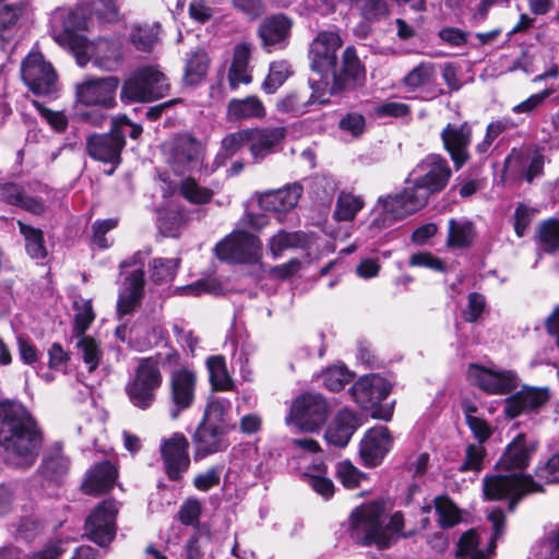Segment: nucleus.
Instances as JSON below:
<instances>
[{"instance_id": "nucleus-18", "label": "nucleus", "mask_w": 559, "mask_h": 559, "mask_svg": "<svg viewBox=\"0 0 559 559\" xmlns=\"http://www.w3.org/2000/svg\"><path fill=\"white\" fill-rule=\"evenodd\" d=\"M189 443L187 438L179 432L170 438L163 440L160 445L162 457L166 474L171 480L181 479L190 466L188 453Z\"/></svg>"}, {"instance_id": "nucleus-23", "label": "nucleus", "mask_w": 559, "mask_h": 559, "mask_svg": "<svg viewBox=\"0 0 559 559\" xmlns=\"http://www.w3.org/2000/svg\"><path fill=\"white\" fill-rule=\"evenodd\" d=\"M124 144L123 133L112 127L109 133L90 135L86 141V148L92 158L118 165Z\"/></svg>"}, {"instance_id": "nucleus-52", "label": "nucleus", "mask_w": 559, "mask_h": 559, "mask_svg": "<svg viewBox=\"0 0 559 559\" xmlns=\"http://www.w3.org/2000/svg\"><path fill=\"white\" fill-rule=\"evenodd\" d=\"M74 310L73 336L83 335L95 318L92 304L90 300H76Z\"/></svg>"}, {"instance_id": "nucleus-25", "label": "nucleus", "mask_w": 559, "mask_h": 559, "mask_svg": "<svg viewBox=\"0 0 559 559\" xmlns=\"http://www.w3.org/2000/svg\"><path fill=\"white\" fill-rule=\"evenodd\" d=\"M444 148L450 154L455 168L460 169L469 158L468 146L472 139V128L468 123H449L441 132Z\"/></svg>"}, {"instance_id": "nucleus-14", "label": "nucleus", "mask_w": 559, "mask_h": 559, "mask_svg": "<svg viewBox=\"0 0 559 559\" xmlns=\"http://www.w3.org/2000/svg\"><path fill=\"white\" fill-rule=\"evenodd\" d=\"M467 378L471 384L492 395L509 394L519 385V377L513 370L484 367L478 364L468 367Z\"/></svg>"}, {"instance_id": "nucleus-36", "label": "nucleus", "mask_w": 559, "mask_h": 559, "mask_svg": "<svg viewBox=\"0 0 559 559\" xmlns=\"http://www.w3.org/2000/svg\"><path fill=\"white\" fill-rule=\"evenodd\" d=\"M307 484L319 495L329 499L334 493V484L326 477V467L323 462H313L304 473Z\"/></svg>"}, {"instance_id": "nucleus-58", "label": "nucleus", "mask_w": 559, "mask_h": 559, "mask_svg": "<svg viewBox=\"0 0 559 559\" xmlns=\"http://www.w3.org/2000/svg\"><path fill=\"white\" fill-rule=\"evenodd\" d=\"M539 239L544 251L554 253L559 250V222L556 219L542 224Z\"/></svg>"}, {"instance_id": "nucleus-53", "label": "nucleus", "mask_w": 559, "mask_h": 559, "mask_svg": "<svg viewBox=\"0 0 559 559\" xmlns=\"http://www.w3.org/2000/svg\"><path fill=\"white\" fill-rule=\"evenodd\" d=\"M157 25H134L130 33L133 45L139 50H150L157 40Z\"/></svg>"}, {"instance_id": "nucleus-21", "label": "nucleus", "mask_w": 559, "mask_h": 559, "mask_svg": "<svg viewBox=\"0 0 559 559\" xmlns=\"http://www.w3.org/2000/svg\"><path fill=\"white\" fill-rule=\"evenodd\" d=\"M286 134L285 127L248 129V148L254 162H262L274 154L284 142Z\"/></svg>"}, {"instance_id": "nucleus-57", "label": "nucleus", "mask_w": 559, "mask_h": 559, "mask_svg": "<svg viewBox=\"0 0 559 559\" xmlns=\"http://www.w3.org/2000/svg\"><path fill=\"white\" fill-rule=\"evenodd\" d=\"M230 409V403L227 400H211L204 412V418L201 424H210L224 428L225 416Z\"/></svg>"}, {"instance_id": "nucleus-11", "label": "nucleus", "mask_w": 559, "mask_h": 559, "mask_svg": "<svg viewBox=\"0 0 559 559\" xmlns=\"http://www.w3.org/2000/svg\"><path fill=\"white\" fill-rule=\"evenodd\" d=\"M328 405L324 399L319 394H304L293 402L285 423L293 424L300 430L312 432L325 423Z\"/></svg>"}, {"instance_id": "nucleus-55", "label": "nucleus", "mask_w": 559, "mask_h": 559, "mask_svg": "<svg viewBox=\"0 0 559 559\" xmlns=\"http://www.w3.org/2000/svg\"><path fill=\"white\" fill-rule=\"evenodd\" d=\"M322 381L330 391H340L352 378V372L344 366H333L322 373Z\"/></svg>"}, {"instance_id": "nucleus-15", "label": "nucleus", "mask_w": 559, "mask_h": 559, "mask_svg": "<svg viewBox=\"0 0 559 559\" xmlns=\"http://www.w3.org/2000/svg\"><path fill=\"white\" fill-rule=\"evenodd\" d=\"M118 86L116 76L86 79L75 86L76 99L85 106L109 109L116 106Z\"/></svg>"}, {"instance_id": "nucleus-33", "label": "nucleus", "mask_w": 559, "mask_h": 559, "mask_svg": "<svg viewBox=\"0 0 559 559\" xmlns=\"http://www.w3.org/2000/svg\"><path fill=\"white\" fill-rule=\"evenodd\" d=\"M265 115L266 109L262 100L255 95L233 98L227 105V119L230 121L262 119Z\"/></svg>"}, {"instance_id": "nucleus-37", "label": "nucleus", "mask_w": 559, "mask_h": 559, "mask_svg": "<svg viewBox=\"0 0 559 559\" xmlns=\"http://www.w3.org/2000/svg\"><path fill=\"white\" fill-rule=\"evenodd\" d=\"M78 355L86 365L88 371H94L103 358V349L98 341L94 337L83 334L73 336Z\"/></svg>"}, {"instance_id": "nucleus-22", "label": "nucleus", "mask_w": 559, "mask_h": 559, "mask_svg": "<svg viewBox=\"0 0 559 559\" xmlns=\"http://www.w3.org/2000/svg\"><path fill=\"white\" fill-rule=\"evenodd\" d=\"M550 399L547 388L523 385L522 389L504 400V414L515 418L524 413L537 412Z\"/></svg>"}, {"instance_id": "nucleus-46", "label": "nucleus", "mask_w": 559, "mask_h": 559, "mask_svg": "<svg viewBox=\"0 0 559 559\" xmlns=\"http://www.w3.org/2000/svg\"><path fill=\"white\" fill-rule=\"evenodd\" d=\"M304 242L305 235L302 233H288L285 230H280L270 239L269 247L272 255L274 258H278L283 253V251L292 248L301 247Z\"/></svg>"}, {"instance_id": "nucleus-1", "label": "nucleus", "mask_w": 559, "mask_h": 559, "mask_svg": "<svg viewBox=\"0 0 559 559\" xmlns=\"http://www.w3.org/2000/svg\"><path fill=\"white\" fill-rule=\"evenodd\" d=\"M448 162L439 155H429L408 175L403 192L380 198L372 210V225L386 228L396 221L423 209L431 194L442 191L451 178Z\"/></svg>"}, {"instance_id": "nucleus-26", "label": "nucleus", "mask_w": 559, "mask_h": 559, "mask_svg": "<svg viewBox=\"0 0 559 559\" xmlns=\"http://www.w3.org/2000/svg\"><path fill=\"white\" fill-rule=\"evenodd\" d=\"M333 78V84L330 93L340 92L346 88L354 87L365 81L366 72L357 57L354 47H347L342 57V68L337 73L335 68L330 72Z\"/></svg>"}, {"instance_id": "nucleus-45", "label": "nucleus", "mask_w": 559, "mask_h": 559, "mask_svg": "<svg viewBox=\"0 0 559 559\" xmlns=\"http://www.w3.org/2000/svg\"><path fill=\"white\" fill-rule=\"evenodd\" d=\"M17 226L21 234L25 238V246L27 253L34 259H43L46 257L47 251L44 246L43 233L40 229L33 228L25 223L17 221Z\"/></svg>"}, {"instance_id": "nucleus-63", "label": "nucleus", "mask_w": 559, "mask_h": 559, "mask_svg": "<svg viewBox=\"0 0 559 559\" xmlns=\"http://www.w3.org/2000/svg\"><path fill=\"white\" fill-rule=\"evenodd\" d=\"M118 225L117 218H107L103 221H96L93 228V242L100 249H106L110 246V242L106 238V234L114 229Z\"/></svg>"}, {"instance_id": "nucleus-9", "label": "nucleus", "mask_w": 559, "mask_h": 559, "mask_svg": "<svg viewBox=\"0 0 559 559\" xmlns=\"http://www.w3.org/2000/svg\"><path fill=\"white\" fill-rule=\"evenodd\" d=\"M144 254L135 252L120 263L121 272L128 267L133 270L126 276L117 302V313L121 319L131 314L141 304L144 294Z\"/></svg>"}, {"instance_id": "nucleus-20", "label": "nucleus", "mask_w": 559, "mask_h": 559, "mask_svg": "<svg viewBox=\"0 0 559 559\" xmlns=\"http://www.w3.org/2000/svg\"><path fill=\"white\" fill-rule=\"evenodd\" d=\"M202 155V145L189 135H179L169 144V164L177 174L199 168Z\"/></svg>"}, {"instance_id": "nucleus-40", "label": "nucleus", "mask_w": 559, "mask_h": 559, "mask_svg": "<svg viewBox=\"0 0 559 559\" xmlns=\"http://www.w3.org/2000/svg\"><path fill=\"white\" fill-rule=\"evenodd\" d=\"M210 381L214 390L228 391L233 388V380L227 371L223 356H211L206 359Z\"/></svg>"}, {"instance_id": "nucleus-13", "label": "nucleus", "mask_w": 559, "mask_h": 559, "mask_svg": "<svg viewBox=\"0 0 559 559\" xmlns=\"http://www.w3.org/2000/svg\"><path fill=\"white\" fill-rule=\"evenodd\" d=\"M21 75L28 88L37 95L57 91L58 80L51 63L37 51H31L21 64Z\"/></svg>"}, {"instance_id": "nucleus-47", "label": "nucleus", "mask_w": 559, "mask_h": 559, "mask_svg": "<svg viewBox=\"0 0 559 559\" xmlns=\"http://www.w3.org/2000/svg\"><path fill=\"white\" fill-rule=\"evenodd\" d=\"M292 460L302 468L299 460L308 461L309 456L317 455L322 452L320 444L312 438H294L289 443Z\"/></svg>"}, {"instance_id": "nucleus-10", "label": "nucleus", "mask_w": 559, "mask_h": 559, "mask_svg": "<svg viewBox=\"0 0 559 559\" xmlns=\"http://www.w3.org/2000/svg\"><path fill=\"white\" fill-rule=\"evenodd\" d=\"M198 388L197 372L189 367H180L171 371L168 380L167 403L171 419L191 408L195 402Z\"/></svg>"}, {"instance_id": "nucleus-38", "label": "nucleus", "mask_w": 559, "mask_h": 559, "mask_svg": "<svg viewBox=\"0 0 559 559\" xmlns=\"http://www.w3.org/2000/svg\"><path fill=\"white\" fill-rule=\"evenodd\" d=\"M210 59L202 49L192 51L186 61L185 82L190 85L200 83L206 75Z\"/></svg>"}, {"instance_id": "nucleus-48", "label": "nucleus", "mask_w": 559, "mask_h": 559, "mask_svg": "<svg viewBox=\"0 0 559 559\" xmlns=\"http://www.w3.org/2000/svg\"><path fill=\"white\" fill-rule=\"evenodd\" d=\"M435 74V66L431 62H421L404 76L403 83L406 87L414 91L429 84Z\"/></svg>"}, {"instance_id": "nucleus-28", "label": "nucleus", "mask_w": 559, "mask_h": 559, "mask_svg": "<svg viewBox=\"0 0 559 559\" xmlns=\"http://www.w3.org/2000/svg\"><path fill=\"white\" fill-rule=\"evenodd\" d=\"M195 443V457L224 451L228 447L224 428L210 424H200L193 435Z\"/></svg>"}, {"instance_id": "nucleus-60", "label": "nucleus", "mask_w": 559, "mask_h": 559, "mask_svg": "<svg viewBox=\"0 0 559 559\" xmlns=\"http://www.w3.org/2000/svg\"><path fill=\"white\" fill-rule=\"evenodd\" d=\"M39 195H22L19 206L35 214L40 215L46 211V202L49 200L50 191L46 186L38 185Z\"/></svg>"}, {"instance_id": "nucleus-62", "label": "nucleus", "mask_w": 559, "mask_h": 559, "mask_svg": "<svg viewBox=\"0 0 559 559\" xmlns=\"http://www.w3.org/2000/svg\"><path fill=\"white\" fill-rule=\"evenodd\" d=\"M513 123L510 119H500L492 121L488 124L486 130L485 139L481 143L477 145V151L479 153H486L488 148L491 146L493 141L506 130L513 128Z\"/></svg>"}, {"instance_id": "nucleus-41", "label": "nucleus", "mask_w": 559, "mask_h": 559, "mask_svg": "<svg viewBox=\"0 0 559 559\" xmlns=\"http://www.w3.org/2000/svg\"><path fill=\"white\" fill-rule=\"evenodd\" d=\"M475 237L474 226L468 221L449 222L448 245L455 248L468 247Z\"/></svg>"}, {"instance_id": "nucleus-16", "label": "nucleus", "mask_w": 559, "mask_h": 559, "mask_svg": "<svg viewBox=\"0 0 559 559\" xmlns=\"http://www.w3.org/2000/svg\"><path fill=\"white\" fill-rule=\"evenodd\" d=\"M119 508L116 501L99 503L85 521V532L91 540L105 547L116 535V516Z\"/></svg>"}, {"instance_id": "nucleus-5", "label": "nucleus", "mask_w": 559, "mask_h": 559, "mask_svg": "<svg viewBox=\"0 0 559 559\" xmlns=\"http://www.w3.org/2000/svg\"><path fill=\"white\" fill-rule=\"evenodd\" d=\"M382 502L364 504L350 515V537L362 546H374L380 550L390 548L400 537H413L417 530L403 531L402 513L395 512L385 524Z\"/></svg>"}, {"instance_id": "nucleus-4", "label": "nucleus", "mask_w": 559, "mask_h": 559, "mask_svg": "<svg viewBox=\"0 0 559 559\" xmlns=\"http://www.w3.org/2000/svg\"><path fill=\"white\" fill-rule=\"evenodd\" d=\"M41 435L28 411L19 402L0 401V447L14 467L32 466L41 447Z\"/></svg>"}, {"instance_id": "nucleus-42", "label": "nucleus", "mask_w": 559, "mask_h": 559, "mask_svg": "<svg viewBox=\"0 0 559 559\" xmlns=\"http://www.w3.org/2000/svg\"><path fill=\"white\" fill-rule=\"evenodd\" d=\"M435 509L439 515L438 523L442 528H450L462 521V512L448 497H437L433 500Z\"/></svg>"}, {"instance_id": "nucleus-19", "label": "nucleus", "mask_w": 559, "mask_h": 559, "mask_svg": "<svg viewBox=\"0 0 559 559\" xmlns=\"http://www.w3.org/2000/svg\"><path fill=\"white\" fill-rule=\"evenodd\" d=\"M393 447V437L385 426L368 429L360 441L359 455L365 466L376 467Z\"/></svg>"}, {"instance_id": "nucleus-59", "label": "nucleus", "mask_w": 559, "mask_h": 559, "mask_svg": "<svg viewBox=\"0 0 559 559\" xmlns=\"http://www.w3.org/2000/svg\"><path fill=\"white\" fill-rule=\"evenodd\" d=\"M354 5L368 21L379 20L389 13L383 0H354Z\"/></svg>"}, {"instance_id": "nucleus-17", "label": "nucleus", "mask_w": 559, "mask_h": 559, "mask_svg": "<svg viewBox=\"0 0 559 559\" xmlns=\"http://www.w3.org/2000/svg\"><path fill=\"white\" fill-rule=\"evenodd\" d=\"M343 41L335 32H321L310 46L311 69L322 75H328L336 67L337 50Z\"/></svg>"}, {"instance_id": "nucleus-56", "label": "nucleus", "mask_w": 559, "mask_h": 559, "mask_svg": "<svg viewBox=\"0 0 559 559\" xmlns=\"http://www.w3.org/2000/svg\"><path fill=\"white\" fill-rule=\"evenodd\" d=\"M336 476L342 485L348 489L357 488L366 478V475L347 460L337 463Z\"/></svg>"}, {"instance_id": "nucleus-44", "label": "nucleus", "mask_w": 559, "mask_h": 559, "mask_svg": "<svg viewBox=\"0 0 559 559\" xmlns=\"http://www.w3.org/2000/svg\"><path fill=\"white\" fill-rule=\"evenodd\" d=\"M69 460L59 450L46 456L41 464V474L45 478L59 481L69 471Z\"/></svg>"}, {"instance_id": "nucleus-2", "label": "nucleus", "mask_w": 559, "mask_h": 559, "mask_svg": "<svg viewBox=\"0 0 559 559\" xmlns=\"http://www.w3.org/2000/svg\"><path fill=\"white\" fill-rule=\"evenodd\" d=\"M82 13V10H55L50 17V32L53 40L62 48L68 49L81 67L93 61L104 70H116L122 58L120 41L106 38L88 41L81 33L88 28V22Z\"/></svg>"}, {"instance_id": "nucleus-50", "label": "nucleus", "mask_w": 559, "mask_h": 559, "mask_svg": "<svg viewBox=\"0 0 559 559\" xmlns=\"http://www.w3.org/2000/svg\"><path fill=\"white\" fill-rule=\"evenodd\" d=\"M289 74V64L286 61L282 60L271 63L269 74L262 83L263 91L267 94H273L284 84Z\"/></svg>"}, {"instance_id": "nucleus-8", "label": "nucleus", "mask_w": 559, "mask_h": 559, "mask_svg": "<svg viewBox=\"0 0 559 559\" xmlns=\"http://www.w3.org/2000/svg\"><path fill=\"white\" fill-rule=\"evenodd\" d=\"M391 392L390 383L378 374L361 377L354 383L350 394L354 401L365 409H371V417L389 421L392 418L393 404L380 405Z\"/></svg>"}, {"instance_id": "nucleus-39", "label": "nucleus", "mask_w": 559, "mask_h": 559, "mask_svg": "<svg viewBox=\"0 0 559 559\" xmlns=\"http://www.w3.org/2000/svg\"><path fill=\"white\" fill-rule=\"evenodd\" d=\"M365 201L360 195L352 192H341L334 211V218L338 222L353 221L361 211Z\"/></svg>"}, {"instance_id": "nucleus-3", "label": "nucleus", "mask_w": 559, "mask_h": 559, "mask_svg": "<svg viewBox=\"0 0 559 559\" xmlns=\"http://www.w3.org/2000/svg\"><path fill=\"white\" fill-rule=\"evenodd\" d=\"M537 441L519 433L508 444L503 455L497 463L499 471L509 474L485 477L484 493L489 500L511 498L509 509L513 510L518 500L523 496L543 490L542 485L536 483L531 475L522 472L528 466L532 455L537 450Z\"/></svg>"}, {"instance_id": "nucleus-7", "label": "nucleus", "mask_w": 559, "mask_h": 559, "mask_svg": "<svg viewBox=\"0 0 559 559\" xmlns=\"http://www.w3.org/2000/svg\"><path fill=\"white\" fill-rule=\"evenodd\" d=\"M170 90L166 74L156 64L133 70L123 81L120 98L123 103H150L165 97Z\"/></svg>"}, {"instance_id": "nucleus-12", "label": "nucleus", "mask_w": 559, "mask_h": 559, "mask_svg": "<svg viewBox=\"0 0 559 559\" xmlns=\"http://www.w3.org/2000/svg\"><path fill=\"white\" fill-rule=\"evenodd\" d=\"M215 254L223 261L253 263L261 258L262 243L257 236L236 230L216 245Z\"/></svg>"}, {"instance_id": "nucleus-35", "label": "nucleus", "mask_w": 559, "mask_h": 559, "mask_svg": "<svg viewBox=\"0 0 559 559\" xmlns=\"http://www.w3.org/2000/svg\"><path fill=\"white\" fill-rule=\"evenodd\" d=\"M68 9L70 10V8ZM79 10H82V14L88 23L93 16L106 23L115 22L118 19V8L114 0H93L71 9V11Z\"/></svg>"}, {"instance_id": "nucleus-29", "label": "nucleus", "mask_w": 559, "mask_h": 559, "mask_svg": "<svg viewBox=\"0 0 559 559\" xmlns=\"http://www.w3.org/2000/svg\"><path fill=\"white\" fill-rule=\"evenodd\" d=\"M250 57L249 44L240 43L235 46L227 72L228 84L233 91H236L240 84H249L252 81Z\"/></svg>"}, {"instance_id": "nucleus-6", "label": "nucleus", "mask_w": 559, "mask_h": 559, "mask_svg": "<svg viewBox=\"0 0 559 559\" xmlns=\"http://www.w3.org/2000/svg\"><path fill=\"white\" fill-rule=\"evenodd\" d=\"M179 361V354L171 348L158 353L155 357L142 358L135 369L133 378L128 382L126 392L131 404L140 409L150 408L160 388L163 376L159 364L175 365Z\"/></svg>"}, {"instance_id": "nucleus-54", "label": "nucleus", "mask_w": 559, "mask_h": 559, "mask_svg": "<svg viewBox=\"0 0 559 559\" xmlns=\"http://www.w3.org/2000/svg\"><path fill=\"white\" fill-rule=\"evenodd\" d=\"M478 536L474 530L462 534L457 542V557L462 559H485V554L477 549Z\"/></svg>"}, {"instance_id": "nucleus-31", "label": "nucleus", "mask_w": 559, "mask_h": 559, "mask_svg": "<svg viewBox=\"0 0 559 559\" xmlns=\"http://www.w3.org/2000/svg\"><path fill=\"white\" fill-rule=\"evenodd\" d=\"M116 467L105 461L91 467L82 484V489L87 495H99L112 488L117 478Z\"/></svg>"}, {"instance_id": "nucleus-43", "label": "nucleus", "mask_w": 559, "mask_h": 559, "mask_svg": "<svg viewBox=\"0 0 559 559\" xmlns=\"http://www.w3.org/2000/svg\"><path fill=\"white\" fill-rule=\"evenodd\" d=\"M245 144L248 145V129L227 134L222 140V148L215 160L216 167L224 165L226 159L234 156Z\"/></svg>"}, {"instance_id": "nucleus-64", "label": "nucleus", "mask_w": 559, "mask_h": 559, "mask_svg": "<svg viewBox=\"0 0 559 559\" xmlns=\"http://www.w3.org/2000/svg\"><path fill=\"white\" fill-rule=\"evenodd\" d=\"M536 475L547 484L559 483V452L554 454L545 464L538 466Z\"/></svg>"}, {"instance_id": "nucleus-27", "label": "nucleus", "mask_w": 559, "mask_h": 559, "mask_svg": "<svg viewBox=\"0 0 559 559\" xmlns=\"http://www.w3.org/2000/svg\"><path fill=\"white\" fill-rule=\"evenodd\" d=\"M293 23L284 14H275L263 20L258 34L267 51L284 49L289 41Z\"/></svg>"}, {"instance_id": "nucleus-30", "label": "nucleus", "mask_w": 559, "mask_h": 559, "mask_svg": "<svg viewBox=\"0 0 559 559\" xmlns=\"http://www.w3.org/2000/svg\"><path fill=\"white\" fill-rule=\"evenodd\" d=\"M301 193V186L293 183L278 190L264 192L259 199V204L265 211H289L297 205Z\"/></svg>"}, {"instance_id": "nucleus-49", "label": "nucleus", "mask_w": 559, "mask_h": 559, "mask_svg": "<svg viewBox=\"0 0 559 559\" xmlns=\"http://www.w3.org/2000/svg\"><path fill=\"white\" fill-rule=\"evenodd\" d=\"M180 193L187 201L194 204L207 203L213 197L212 190L200 186L190 177L181 181Z\"/></svg>"}, {"instance_id": "nucleus-32", "label": "nucleus", "mask_w": 559, "mask_h": 559, "mask_svg": "<svg viewBox=\"0 0 559 559\" xmlns=\"http://www.w3.org/2000/svg\"><path fill=\"white\" fill-rule=\"evenodd\" d=\"M358 426V419L352 411H340L329 425L325 431V439L329 443L336 447H345Z\"/></svg>"}, {"instance_id": "nucleus-61", "label": "nucleus", "mask_w": 559, "mask_h": 559, "mask_svg": "<svg viewBox=\"0 0 559 559\" xmlns=\"http://www.w3.org/2000/svg\"><path fill=\"white\" fill-rule=\"evenodd\" d=\"M486 455L485 447L480 443L469 444L465 450V459L460 467V471L480 472Z\"/></svg>"}, {"instance_id": "nucleus-51", "label": "nucleus", "mask_w": 559, "mask_h": 559, "mask_svg": "<svg viewBox=\"0 0 559 559\" xmlns=\"http://www.w3.org/2000/svg\"><path fill=\"white\" fill-rule=\"evenodd\" d=\"M178 265V259L156 258L151 263V278L157 284L173 281Z\"/></svg>"}, {"instance_id": "nucleus-24", "label": "nucleus", "mask_w": 559, "mask_h": 559, "mask_svg": "<svg viewBox=\"0 0 559 559\" xmlns=\"http://www.w3.org/2000/svg\"><path fill=\"white\" fill-rule=\"evenodd\" d=\"M328 82L310 80V87L312 90L309 97L300 92H292L278 99L276 109L283 114H290L294 116L307 112L308 107L312 104H323L328 102Z\"/></svg>"}, {"instance_id": "nucleus-34", "label": "nucleus", "mask_w": 559, "mask_h": 559, "mask_svg": "<svg viewBox=\"0 0 559 559\" xmlns=\"http://www.w3.org/2000/svg\"><path fill=\"white\" fill-rule=\"evenodd\" d=\"M27 7L28 0L0 3V37L2 40H10L15 35Z\"/></svg>"}]
</instances>
